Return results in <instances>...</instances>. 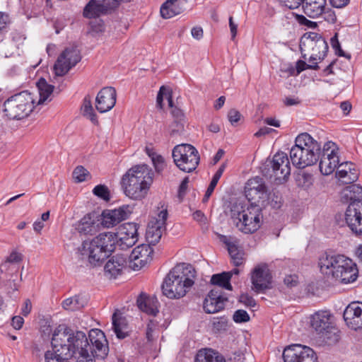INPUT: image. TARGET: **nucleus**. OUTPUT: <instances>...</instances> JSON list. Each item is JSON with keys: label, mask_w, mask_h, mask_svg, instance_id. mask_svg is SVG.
Here are the masks:
<instances>
[{"label": "nucleus", "mask_w": 362, "mask_h": 362, "mask_svg": "<svg viewBox=\"0 0 362 362\" xmlns=\"http://www.w3.org/2000/svg\"><path fill=\"white\" fill-rule=\"evenodd\" d=\"M52 345L65 358L74 357L76 362H95L104 359L109 347L103 332L93 329L88 337L81 331L73 332L65 325H59L52 334Z\"/></svg>", "instance_id": "obj_1"}, {"label": "nucleus", "mask_w": 362, "mask_h": 362, "mask_svg": "<svg viewBox=\"0 0 362 362\" xmlns=\"http://www.w3.org/2000/svg\"><path fill=\"white\" fill-rule=\"evenodd\" d=\"M322 274L336 284H347L355 281L358 270L356 264L349 258L341 255H322L318 260Z\"/></svg>", "instance_id": "obj_2"}, {"label": "nucleus", "mask_w": 362, "mask_h": 362, "mask_svg": "<svg viewBox=\"0 0 362 362\" xmlns=\"http://www.w3.org/2000/svg\"><path fill=\"white\" fill-rule=\"evenodd\" d=\"M153 181V170L144 164L129 168L122 175L120 184L127 197L133 200H141L147 196Z\"/></svg>", "instance_id": "obj_3"}, {"label": "nucleus", "mask_w": 362, "mask_h": 362, "mask_svg": "<svg viewBox=\"0 0 362 362\" xmlns=\"http://www.w3.org/2000/svg\"><path fill=\"white\" fill-rule=\"evenodd\" d=\"M196 270L188 263H180L170 269L162 284L163 293L174 299L185 296L194 284Z\"/></svg>", "instance_id": "obj_4"}, {"label": "nucleus", "mask_w": 362, "mask_h": 362, "mask_svg": "<svg viewBox=\"0 0 362 362\" xmlns=\"http://www.w3.org/2000/svg\"><path fill=\"white\" fill-rule=\"evenodd\" d=\"M320 144L309 134H300L290 150V159L293 166L303 169L315 164L319 160Z\"/></svg>", "instance_id": "obj_5"}, {"label": "nucleus", "mask_w": 362, "mask_h": 362, "mask_svg": "<svg viewBox=\"0 0 362 362\" xmlns=\"http://www.w3.org/2000/svg\"><path fill=\"white\" fill-rule=\"evenodd\" d=\"M116 245L115 235L111 232L100 233L91 240L82 244L81 254L92 266L100 265L114 251Z\"/></svg>", "instance_id": "obj_6"}, {"label": "nucleus", "mask_w": 362, "mask_h": 362, "mask_svg": "<svg viewBox=\"0 0 362 362\" xmlns=\"http://www.w3.org/2000/svg\"><path fill=\"white\" fill-rule=\"evenodd\" d=\"M262 206L258 204H235L231 209V218L241 232L249 234L257 231L262 222Z\"/></svg>", "instance_id": "obj_7"}, {"label": "nucleus", "mask_w": 362, "mask_h": 362, "mask_svg": "<svg viewBox=\"0 0 362 362\" xmlns=\"http://www.w3.org/2000/svg\"><path fill=\"white\" fill-rule=\"evenodd\" d=\"M35 100L31 93L23 91L16 94L4 103V112L11 119H21L28 117L34 108Z\"/></svg>", "instance_id": "obj_8"}, {"label": "nucleus", "mask_w": 362, "mask_h": 362, "mask_svg": "<svg viewBox=\"0 0 362 362\" xmlns=\"http://www.w3.org/2000/svg\"><path fill=\"white\" fill-rule=\"evenodd\" d=\"M172 156L175 164L184 172H192L199 163V153L191 144L177 145L173 150Z\"/></svg>", "instance_id": "obj_9"}, {"label": "nucleus", "mask_w": 362, "mask_h": 362, "mask_svg": "<svg viewBox=\"0 0 362 362\" xmlns=\"http://www.w3.org/2000/svg\"><path fill=\"white\" fill-rule=\"evenodd\" d=\"M300 49L303 59L311 53V58L322 60L328 50L325 40L317 33H308L303 35L300 41Z\"/></svg>", "instance_id": "obj_10"}, {"label": "nucleus", "mask_w": 362, "mask_h": 362, "mask_svg": "<svg viewBox=\"0 0 362 362\" xmlns=\"http://www.w3.org/2000/svg\"><path fill=\"white\" fill-rule=\"evenodd\" d=\"M245 197L253 204L264 207L269 202V192L264 181L259 177L250 179L245 187Z\"/></svg>", "instance_id": "obj_11"}, {"label": "nucleus", "mask_w": 362, "mask_h": 362, "mask_svg": "<svg viewBox=\"0 0 362 362\" xmlns=\"http://www.w3.org/2000/svg\"><path fill=\"white\" fill-rule=\"evenodd\" d=\"M331 314L327 310H319L310 317V325L318 334L325 335V338L332 342H337L339 336L337 334V329L332 326Z\"/></svg>", "instance_id": "obj_12"}, {"label": "nucleus", "mask_w": 362, "mask_h": 362, "mask_svg": "<svg viewBox=\"0 0 362 362\" xmlns=\"http://www.w3.org/2000/svg\"><path fill=\"white\" fill-rule=\"evenodd\" d=\"M340 162V150L338 146L332 141L325 143L319 164L320 172L323 175H329L339 168Z\"/></svg>", "instance_id": "obj_13"}, {"label": "nucleus", "mask_w": 362, "mask_h": 362, "mask_svg": "<svg viewBox=\"0 0 362 362\" xmlns=\"http://www.w3.org/2000/svg\"><path fill=\"white\" fill-rule=\"evenodd\" d=\"M129 0H90L84 7L83 14L88 18L99 17L101 15L114 11L119 6Z\"/></svg>", "instance_id": "obj_14"}, {"label": "nucleus", "mask_w": 362, "mask_h": 362, "mask_svg": "<svg viewBox=\"0 0 362 362\" xmlns=\"http://www.w3.org/2000/svg\"><path fill=\"white\" fill-rule=\"evenodd\" d=\"M81 57L78 49L76 47H68L65 49L58 57L54 66V71L57 76L65 75L72 67L80 62Z\"/></svg>", "instance_id": "obj_15"}, {"label": "nucleus", "mask_w": 362, "mask_h": 362, "mask_svg": "<svg viewBox=\"0 0 362 362\" xmlns=\"http://www.w3.org/2000/svg\"><path fill=\"white\" fill-rule=\"evenodd\" d=\"M284 362H317L314 351L301 344H292L283 352Z\"/></svg>", "instance_id": "obj_16"}, {"label": "nucleus", "mask_w": 362, "mask_h": 362, "mask_svg": "<svg viewBox=\"0 0 362 362\" xmlns=\"http://www.w3.org/2000/svg\"><path fill=\"white\" fill-rule=\"evenodd\" d=\"M344 220L356 236L362 235V202H349L344 213Z\"/></svg>", "instance_id": "obj_17"}, {"label": "nucleus", "mask_w": 362, "mask_h": 362, "mask_svg": "<svg viewBox=\"0 0 362 362\" xmlns=\"http://www.w3.org/2000/svg\"><path fill=\"white\" fill-rule=\"evenodd\" d=\"M116 244L122 250L132 247L138 240V226L134 223H125L121 225L117 233H114Z\"/></svg>", "instance_id": "obj_18"}, {"label": "nucleus", "mask_w": 362, "mask_h": 362, "mask_svg": "<svg viewBox=\"0 0 362 362\" xmlns=\"http://www.w3.org/2000/svg\"><path fill=\"white\" fill-rule=\"evenodd\" d=\"M168 217L167 210H162L158 214V218L151 220L148 224L146 239L148 245H156L161 238L165 229V221Z\"/></svg>", "instance_id": "obj_19"}, {"label": "nucleus", "mask_w": 362, "mask_h": 362, "mask_svg": "<svg viewBox=\"0 0 362 362\" xmlns=\"http://www.w3.org/2000/svg\"><path fill=\"white\" fill-rule=\"evenodd\" d=\"M153 250L149 245L141 244L136 247L129 255L130 267L139 270L152 260Z\"/></svg>", "instance_id": "obj_20"}, {"label": "nucleus", "mask_w": 362, "mask_h": 362, "mask_svg": "<svg viewBox=\"0 0 362 362\" xmlns=\"http://www.w3.org/2000/svg\"><path fill=\"white\" fill-rule=\"evenodd\" d=\"M130 214L131 210L129 206H122L117 209L105 210L101 215L100 225L107 228H112L127 219Z\"/></svg>", "instance_id": "obj_21"}, {"label": "nucleus", "mask_w": 362, "mask_h": 362, "mask_svg": "<svg viewBox=\"0 0 362 362\" xmlns=\"http://www.w3.org/2000/svg\"><path fill=\"white\" fill-rule=\"evenodd\" d=\"M272 168L276 180H286L291 174L290 162L287 154L277 152L273 157Z\"/></svg>", "instance_id": "obj_22"}, {"label": "nucleus", "mask_w": 362, "mask_h": 362, "mask_svg": "<svg viewBox=\"0 0 362 362\" xmlns=\"http://www.w3.org/2000/svg\"><path fill=\"white\" fill-rule=\"evenodd\" d=\"M272 276L267 264H259L253 269L251 281L256 291L268 288Z\"/></svg>", "instance_id": "obj_23"}, {"label": "nucleus", "mask_w": 362, "mask_h": 362, "mask_svg": "<svg viewBox=\"0 0 362 362\" xmlns=\"http://www.w3.org/2000/svg\"><path fill=\"white\" fill-rule=\"evenodd\" d=\"M346 325L354 329L362 328V303L352 302L344 311Z\"/></svg>", "instance_id": "obj_24"}, {"label": "nucleus", "mask_w": 362, "mask_h": 362, "mask_svg": "<svg viewBox=\"0 0 362 362\" xmlns=\"http://www.w3.org/2000/svg\"><path fill=\"white\" fill-rule=\"evenodd\" d=\"M96 109L101 113L110 111L116 103V90L112 87L102 88L96 97Z\"/></svg>", "instance_id": "obj_25"}, {"label": "nucleus", "mask_w": 362, "mask_h": 362, "mask_svg": "<svg viewBox=\"0 0 362 362\" xmlns=\"http://www.w3.org/2000/svg\"><path fill=\"white\" fill-rule=\"evenodd\" d=\"M101 228L100 219L95 214H88L81 218L76 224L78 233L85 235H93Z\"/></svg>", "instance_id": "obj_26"}, {"label": "nucleus", "mask_w": 362, "mask_h": 362, "mask_svg": "<svg viewBox=\"0 0 362 362\" xmlns=\"http://www.w3.org/2000/svg\"><path fill=\"white\" fill-rule=\"evenodd\" d=\"M165 98L168 100V106L172 109L171 115L177 122H181L184 117V113L181 109L173 105L172 90L165 86H161L156 98V105L160 109L163 108V101Z\"/></svg>", "instance_id": "obj_27"}, {"label": "nucleus", "mask_w": 362, "mask_h": 362, "mask_svg": "<svg viewBox=\"0 0 362 362\" xmlns=\"http://www.w3.org/2000/svg\"><path fill=\"white\" fill-rule=\"evenodd\" d=\"M220 240L226 245L233 264L235 267L241 266L245 262V258L244 252L238 246V241L233 238L223 235L220 236Z\"/></svg>", "instance_id": "obj_28"}, {"label": "nucleus", "mask_w": 362, "mask_h": 362, "mask_svg": "<svg viewBox=\"0 0 362 362\" xmlns=\"http://www.w3.org/2000/svg\"><path fill=\"white\" fill-rule=\"evenodd\" d=\"M186 0H167L160 7V15L163 18H170L185 10Z\"/></svg>", "instance_id": "obj_29"}, {"label": "nucleus", "mask_w": 362, "mask_h": 362, "mask_svg": "<svg viewBox=\"0 0 362 362\" xmlns=\"http://www.w3.org/2000/svg\"><path fill=\"white\" fill-rule=\"evenodd\" d=\"M336 177L343 184H350L357 180L358 177V171L354 164L350 162H342L339 166L336 173Z\"/></svg>", "instance_id": "obj_30"}, {"label": "nucleus", "mask_w": 362, "mask_h": 362, "mask_svg": "<svg viewBox=\"0 0 362 362\" xmlns=\"http://www.w3.org/2000/svg\"><path fill=\"white\" fill-rule=\"evenodd\" d=\"M127 264V258L123 255L112 256L105 264V273L110 277H116L119 275Z\"/></svg>", "instance_id": "obj_31"}, {"label": "nucleus", "mask_w": 362, "mask_h": 362, "mask_svg": "<svg viewBox=\"0 0 362 362\" xmlns=\"http://www.w3.org/2000/svg\"><path fill=\"white\" fill-rule=\"evenodd\" d=\"M302 4L305 14L310 18H315L325 12L327 0H303Z\"/></svg>", "instance_id": "obj_32"}, {"label": "nucleus", "mask_w": 362, "mask_h": 362, "mask_svg": "<svg viewBox=\"0 0 362 362\" xmlns=\"http://www.w3.org/2000/svg\"><path fill=\"white\" fill-rule=\"evenodd\" d=\"M136 303L139 308L148 315L155 316L158 313V301L156 297L141 294Z\"/></svg>", "instance_id": "obj_33"}, {"label": "nucleus", "mask_w": 362, "mask_h": 362, "mask_svg": "<svg viewBox=\"0 0 362 362\" xmlns=\"http://www.w3.org/2000/svg\"><path fill=\"white\" fill-rule=\"evenodd\" d=\"M195 362H226L225 358L218 351L211 349L199 350L197 354Z\"/></svg>", "instance_id": "obj_34"}, {"label": "nucleus", "mask_w": 362, "mask_h": 362, "mask_svg": "<svg viewBox=\"0 0 362 362\" xmlns=\"http://www.w3.org/2000/svg\"><path fill=\"white\" fill-rule=\"evenodd\" d=\"M112 329L118 339H124L128 335L126 320L116 313L112 315Z\"/></svg>", "instance_id": "obj_35"}, {"label": "nucleus", "mask_w": 362, "mask_h": 362, "mask_svg": "<svg viewBox=\"0 0 362 362\" xmlns=\"http://www.w3.org/2000/svg\"><path fill=\"white\" fill-rule=\"evenodd\" d=\"M37 86L40 95L37 104L40 105L49 98V97L52 93L54 87V86L49 84L43 78L39 79L37 83Z\"/></svg>", "instance_id": "obj_36"}, {"label": "nucleus", "mask_w": 362, "mask_h": 362, "mask_svg": "<svg viewBox=\"0 0 362 362\" xmlns=\"http://www.w3.org/2000/svg\"><path fill=\"white\" fill-rule=\"evenodd\" d=\"M343 196L350 202H362V187L358 185H349L344 189Z\"/></svg>", "instance_id": "obj_37"}, {"label": "nucleus", "mask_w": 362, "mask_h": 362, "mask_svg": "<svg viewBox=\"0 0 362 362\" xmlns=\"http://www.w3.org/2000/svg\"><path fill=\"white\" fill-rule=\"evenodd\" d=\"M230 273L223 272L221 274H214L211 278V283L223 288L231 291L232 286L230 283Z\"/></svg>", "instance_id": "obj_38"}, {"label": "nucleus", "mask_w": 362, "mask_h": 362, "mask_svg": "<svg viewBox=\"0 0 362 362\" xmlns=\"http://www.w3.org/2000/svg\"><path fill=\"white\" fill-rule=\"evenodd\" d=\"M86 303V299L83 297L80 296H75L65 299L62 302V307L65 310L74 311L82 308L85 305Z\"/></svg>", "instance_id": "obj_39"}, {"label": "nucleus", "mask_w": 362, "mask_h": 362, "mask_svg": "<svg viewBox=\"0 0 362 362\" xmlns=\"http://www.w3.org/2000/svg\"><path fill=\"white\" fill-rule=\"evenodd\" d=\"M225 301L224 300L205 298L203 305L204 310L207 313L219 312L224 308Z\"/></svg>", "instance_id": "obj_40"}, {"label": "nucleus", "mask_w": 362, "mask_h": 362, "mask_svg": "<svg viewBox=\"0 0 362 362\" xmlns=\"http://www.w3.org/2000/svg\"><path fill=\"white\" fill-rule=\"evenodd\" d=\"M83 116L89 119L93 124L98 123L97 115L94 112L90 97H85L81 107Z\"/></svg>", "instance_id": "obj_41"}, {"label": "nucleus", "mask_w": 362, "mask_h": 362, "mask_svg": "<svg viewBox=\"0 0 362 362\" xmlns=\"http://www.w3.org/2000/svg\"><path fill=\"white\" fill-rule=\"evenodd\" d=\"M89 176L88 171L81 165L77 166L73 172V177L77 182H81Z\"/></svg>", "instance_id": "obj_42"}, {"label": "nucleus", "mask_w": 362, "mask_h": 362, "mask_svg": "<svg viewBox=\"0 0 362 362\" xmlns=\"http://www.w3.org/2000/svg\"><path fill=\"white\" fill-rule=\"evenodd\" d=\"M53 351H47L45 355V362H64L67 358H65L62 354L59 355L54 346H52Z\"/></svg>", "instance_id": "obj_43"}, {"label": "nucleus", "mask_w": 362, "mask_h": 362, "mask_svg": "<svg viewBox=\"0 0 362 362\" xmlns=\"http://www.w3.org/2000/svg\"><path fill=\"white\" fill-rule=\"evenodd\" d=\"M93 194L103 199V200L108 201L110 199V192L108 188L102 185L95 186L93 189Z\"/></svg>", "instance_id": "obj_44"}, {"label": "nucleus", "mask_w": 362, "mask_h": 362, "mask_svg": "<svg viewBox=\"0 0 362 362\" xmlns=\"http://www.w3.org/2000/svg\"><path fill=\"white\" fill-rule=\"evenodd\" d=\"M5 259H7V262H11L12 264H18L23 261V255L17 249H13Z\"/></svg>", "instance_id": "obj_45"}, {"label": "nucleus", "mask_w": 362, "mask_h": 362, "mask_svg": "<svg viewBox=\"0 0 362 362\" xmlns=\"http://www.w3.org/2000/svg\"><path fill=\"white\" fill-rule=\"evenodd\" d=\"M318 69L319 66L317 64L316 62H313V64H308L305 62L303 60H298L296 66V72H297V74L298 75L305 69L317 70Z\"/></svg>", "instance_id": "obj_46"}, {"label": "nucleus", "mask_w": 362, "mask_h": 362, "mask_svg": "<svg viewBox=\"0 0 362 362\" xmlns=\"http://www.w3.org/2000/svg\"><path fill=\"white\" fill-rule=\"evenodd\" d=\"M158 322L153 320H149L146 328V338L151 341L154 339L155 334L157 332Z\"/></svg>", "instance_id": "obj_47"}, {"label": "nucleus", "mask_w": 362, "mask_h": 362, "mask_svg": "<svg viewBox=\"0 0 362 362\" xmlns=\"http://www.w3.org/2000/svg\"><path fill=\"white\" fill-rule=\"evenodd\" d=\"M233 320L237 323L246 322L250 320V316L245 310H238L234 313Z\"/></svg>", "instance_id": "obj_48"}, {"label": "nucleus", "mask_w": 362, "mask_h": 362, "mask_svg": "<svg viewBox=\"0 0 362 362\" xmlns=\"http://www.w3.org/2000/svg\"><path fill=\"white\" fill-rule=\"evenodd\" d=\"M151 161L153 163V165L154 166L156 171L158 173H160L162 171H163V170L166 167L165 159L160 154H158L157 156H156V158H154Z\"/></svg>", "instance_id": "obj_49"}, {"label": "nucleus", "mask_w": 362, "mask_h": 362, "mask_svg": "<svg viewBox=\"0 0 362 362\" xmlns=\"http://www.w3.org/2000/svg\"><path fill=\"white\" fill-rule=\"evenodd\" d=\"M10 22L8 15L0 11V34L5 33L8 31Z\"/></svg>", "instance_id": "obj_50"}, {"label": "nucleus", "mask_w": 362, "mask_h": 362, "mask_svg": "<svg viewBox=\"0 0 362 362\" xmlns=\"http://www.w3.org/2000/svg\"><path fill=\"white\" fill-rule=\"evenodd\" d=\"M284 283L288 288L296 287L299 283L298 276L296 274L286 275L284 279Z\"/></svg>", "instance_id": "obj_51"}, {"label": "nucleus", "mask_w": 362, "mask_h": 362, "mask_svg": "<svg viewBox=\"0 0 362 362\" xmlns=\"http://www.w3.org/2000/svg\"><path fill=\"white\" fill-rule=\"evenodd\" d=\"M228 322L225 318H217L213 321V327L216 331L226 330Z\"/></svg>", "instance_id": "obj_52"}, {"label": "nucleus", "mask_w": 362, "mask_h": 362, "mask_svg": "<svg viewBox=\"0 0 362 362\" xmlns=\"http://www.w3.org/2000/svg\"><path fill=\"white\" fill-rule=\"evenodd\" d=\"M337 33H335V35L331 38V45L334 49H335L336 53L340 56L343 57L344 56V51L341 49L340 43L338 40Z\"/></svg>", "instance_id": "obj_53"}, {"label": "nucleus", "mask_w": 362, "mask_h": 362, "mask_svg": "<svg viewBox=\"0 0 362 362\" xmlns=\"http://www.w3.org/2000/svg\"><path fill=\"white\" fill-rule=\"evenodd\" d=\"M240 113L234 109L230 110L228 113V118L232 125H235L240 119Z\"/></svg>", "instance_id": "obj_54"}, {"label": "nucleus", "mask_w": 362, "mask_h": 362, "mask_svg": "<svg viewBox=\"0 0 362 362\" xmlns=\"http://www.w3.org/2000/svg\"><path fill=\"white\" fill-rule=\"evenodd\" d=\"M240 302L247 307L254 308L256 306V302L255 299L247 294H242L240 296Z\"/></svg>", "instance_id": "obj_55"}, {"label": "nucleus", "mask_w": 362, "mask_h": 362, "mask_svg": "<svg viewBox=\"0 0 362 362\" xmlns=\"http://www.w3.org/2000/svg\"><path fill=\"white\" fill-rule=\"evenodd\" d=\"M285 6L290 9H295L298 8L303 3V0H278Z\"/></svg>", "instance_id": "obj_56"}, {"label": "nucleus", "mask_w": 362, "mask_h": 362, "mask_svg": "<svg viewBox=\"0 0 362 362\" xmlns=\"http://www.w3.org/2000/svg\"><path fill=\"white\" fill-rule=\"evenodd\" d=\"M24 324V319L19 315L14 316L11 320V325L13 327L17 330H19L22 328Z\"/></svg>", "instance_id": "obj_57"}, {"label": "nucleus", "mask_w": 362, "mask_h": 362, "mask_svg": "<svg viewBox=\"0 0 362 362\" xmlns=\"http://www.w3.org/2000/svg\"><path fill=\"white\" fill-rule=\"evenodd\" d=\"M218 182L211 180L203 198V202H206L212 194Z\"/></svg>", "instance_id": "obj_58"}, {"label": "nucleus", "mask_w": 362, "mask_h": 362, "mask_svg": "<svg viewBox=\"0 0 362 362\" xmlns=\"http://www.w3.org/2000/svg\"><path fill=\"white\" fill-rule=\"evenodd\" d=\"M192 216L194 220L200 223L201 224L206 223V217L202 211L197 210L193 213Z\"/></svg>", "instance_id": "obj_59"}, {"label": "nucleus", "mask_w": 362, "mask_h": 362, "mask_svg": "<svg viewBox=\"0 0 362 362\" xmlns=\"http://www.w3.org/2000/svg\"><path fill=\"white\" fill-rule=\"evenodd\" d=\"M350 0H329L330 4L335 8H341L346 6Z\"/></svg>", "instance_id": "obj_60"}, {"label": "nucleus", "mask_w": 362, "mask_h": 362, "mask_svg": "<svg viewBox=\"0 0 362 362\" xmlns=\"http://www.w3.org/2000/svg\"><path fill=\"white\" fill-rule=\"evenodd\" d=\"M206 298H210V299L214 298L216 300H227L226 298L221 296V292L217 289H212L209 293V294L207 295Z\"/></svg>", "instance_id": "obj_61"}, {"label": "nucleus", "mask_w": 362, "mask_h": 362, "mask_svg": "<svg viewBox=\"0 0 362 362\" xmlns=\"http://www.w3.org/2000/svg\"><path fill=\"white\" fill-rule=\"evenodd\" d=\"M229 27H230L231 37L233 40L237 35L238 24L233 21V18L232 16H230L229 18Z\"/></svg>", "instance_id": "obj_62"}, {"label": "nucleus", "mask_w": 362, "mask_h": 362, "mask_svg": "<svg viewBox=\"0 0 362 362\" xmlns=\"http://www.w3.org/2000/svg\"><path fill=\"white\" fill-rule=\"evenodd\" d=\"M1 266L4 269V273L11 274L15 269L14 264L7 262L6 259L1 262Z\"/></svg>", "instance_id": "obj_63"}, {"label": "nucleus", "mask_w": 362, "mask_h": 362, "mask_svg": "<svg viewBox=\"0 0 362 362\" xmlns=\"http://www.w3.org/2000/svg\"><path fill=\"white\" fill-rule=\"evenodd\" d=\"M192 35L197 40H200L203 37V30L201 27H194L191 30Z\"/></svg>", "instance_id": "obj_64"}]
</instances>
